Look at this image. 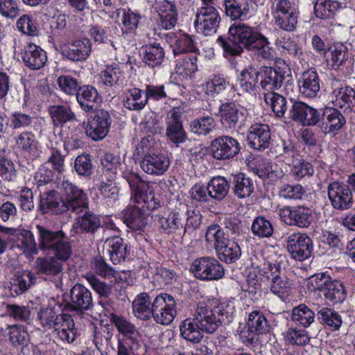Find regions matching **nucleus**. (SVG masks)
Masks as SVG:
<instances>
[{
    "label": "nucleus",
    "instance_id": "nucleus-19",
    "mask_svg": "<svg viewBox=\"0 0 355 355\" xmlns=\"http://www.w3.org/2000/svg\"><path fill=\"white\" fill-rule=\"evenodd\" d=\"M216 250L219 259L226 263L235 261L241 254L239 245L227 239H225L223 241H218Z\"/></svg>",
    "mask_w": 355,
    "mask_h": 355
},
{
    "label": "nucleus",
    "instance_id": "nucleus-4",
    "mask_svg": "<svg viewBox=\"0 0 355 355\" xmlns=\"http://www.w3.org/2000/svg\"><path fill=\"white\" fill-rule=\"evenodd\" d=\"M224 315L221 307L212 308L205 302L198 304L193 315V322L201 331L212 334L223 320Z\"/></svg>",
    "mask_w": 355,
    "mask_h": 355
},
{
    "label": "nucleus",
    "instance_id": "nucleus-58",
    "mask_svg": "<svg viewBox=\"0 0 355 355\" xmlns=\"http://www.w3.org/2000/svg\"><path fill=\"white\" fill-rule=\"evenodd\" d=\"M52 250L54 252L53 257L62 264L69 259L72 253L71 246L65 236Z\"/></svg>",
    "mask_w": 355,
    "mask_h": 355
},
{
    "label": "nucleus",
    "instance_id": "nucleus-25",
    "mask_svg": "<svg viewBox=\"0 0 355 355\" xmlns=\"http://www.w3.org/2000/svg\"><path fill=\"white\" fill-rule=\"evenodd\" d=\"M259 73L252 68L243 70L241 73V78L236 80L233 87L239 95L251 91L257 82Z\"/></svg>",
    "mask_w": 355,
    "mask_h": 355
},
{
    "label": "nucleus",
    "instance_id": "nucleus-57",
    "mask_svg": "<svg viewBox=\"0 0 355 355\" xmlns=\"http://www.w3.org/2000/svg\"><path fill=\"white\" fill-rule=\"evenodd\" d=\"M323 293L330 300L341 301L345 297L343 286L338 282L329 280Z\"/></svg>",
    "mask_w": 355,
    "mask_h": 355
},
{
    "label": "nucleus",
    "instance_id": "nucleus-50",
    "mask_svg": "<svg viewBox=\"0 0 355 355\" xmlns=\"http://www.w3.org/2000/svg\"><path fill=\"white\" fill-rule=\"evenodd\" d=\"M33 275L29 271H25L12 280L10 283V290L13 291L16 294H18V288L19 293H21L33 284Z\"/></svg>",
    "mask_w": 355,
    "mask_h": 355
},
{
    "label": "nucleus",
    "instance_id": "nucleus-15",
    "mask_svg": "<svg viewBox=\"0 0 355 355\" xmlns=\"http://www.w3.org/2000/svg\"><path fill=\"white\" fill-rule=\"evenodd\" d=\"M155 187L148 182H141L135 193V202L148 210H153L159 206L160 200L155 196Z\"/></svg>",
    "mask_w": 355,
    "mask_h": 355
},
{
    "label": "nucleus",
    "instance_id": "nucleus-37",
    "mask_svg": "<svg viewBox=\"0 0 355 355\" xmlns=\"http://www.w3.org/2000/svg\"><path fill=\"white\" fill-rule=\"evenodd\" d=\"M340 7V3L338 1L318 0L314 5V13L318 18L328 19L332 17Z\"/></svg>",
    "mask_w": 355,
    "mask_h": 355
},
{
    "label": "nucleus",
    "instance_id": "nucleus-11",
    "mask_svg": "<svg viewBox=\"0 0 355 355\" xmlns=\"http://www.w3.org/2000/svg\"><path fill=\"white\" fill-rule=\"evenodd\" d=\"M212 155L217 159H230L239 152V143L232 137L225 136L214 139L211 144Z\"/></svg>",
    "mask_w": 355,
    "mask_h": 355
},
{
    "label": "nucleus",
    "instance_id": "nucleus-23",
    "mask_svg": "<svg viewBox=\"0 0 355 355\" xmlns=\"http://www.w3.org/2000/svg\"><path fill=\"white\" fill-rule=\"evenodd\" d=\"M63 264L53 256L39 257L35 261V270L38 274L55 276L62 270Z\"/></svg>",
    "mask_w": 355,
    "mask_h": 355
},
{
    "label": "nucleus",
    "instance_id": "nucleus-32",
    "mask_svg": "<svg viewBox=\"0 0 355 355\" xmlns=\"http://www.w3.org/2000/svg\"><path fill=\"white\" fill-rule=\"evenodd\" d=\"M318 50L324 51V57L332 67H338L346 59L347 49L345 46H329L327 49Z\"/></svg>",
    "mask_w": 355,
    "mask_h": 355
},
{
    "label": "nucleus",
    "instance_id": "nucleus-62",
    "mask_svg": "<svg viewBox=\"0 0 355 355\" xmlns=\"http://www.w3.org/2000/svg\"><path fill=\"white\" fill-rule=\"evenodd\" d=\"M304 193L303 188L300 185L286 184L280 191V196L284 198H301Z\"/></svg>",
    "mask_w": 355,
    "mask_h": 355
},
{
    "label": "nucleus",
    "instance_id": "nucleus-29",
    "mask_svg": "<svg viewBox=\"0 0 355 355\" xmlns=\"http://www.w3.org/2000/svg\"><path fill=\"white\" fill-rule=\"evenodd\" d=\"M300 92L308 97H313L320 90L318 76L313 70L309 69L302 74V83Z\"/></svg>",
    "mask_w": 355,
    "mask_h": 355
},
{
    "label": "nucleus",
    "instance_id": "nucleus-31",
    "mask_svg": "<svg viewBox=\"0 0 355 355\" xmlns=\"http://www.w3.org/2000/svg\"><path fill=\"white\" fill-rule=\"evenodd\" d=\"M262 80L261 85L263 89L273 92L280 87L283 83L284 76L272 67H264L261 73Z\"/></svg>",
    "mask_w": 355,
    "mask_h": 355
},
{
    "label": "nucleus",
    "instance_id": "nucleus-51",
    "mask_svg": "<svg viewBox=\"0 0 355 355\" xmlns=\"http://www.w3.org/2000/svg\"><path fill=\"white\" fill-rule=\"evenodd\" d=\"M267 320L262 313L253 311L249 315L247 328L252 329L254 332L263 334L267 331Z\"/></svg>",
    "mask_w": 355,
    "mask_h": 355
},
{
    "label": "nucleus",
    "instance_id": "nucleus-44",
    "mask_svg": "<svg viewBox=\"0 0 355 355\" xmlns=\"http://www.w3.org/2000/svg\"><path fill=\"white\" fill-rule=\"evenodd\" d=\"M160 227L166 234L182 233L184 231L183 223L177 214L172 216L159 218Z\"/></svg>",
    "mask_w": 355,
    "mask_h": 355
},
{
    "label": "nucleus",
    "instance_id": "nucleus-21",
    "mask_svg": "<svg viewBox=\"0 0 355 355\" xmlns=\"http://www.w3.org/2000/svg\"><path fill=\"white\" fill-rule=\"evenodd\" d=\"M169 121L167 128V135L175 143L182 142L185 139V132L180 121V112L178 108L169 112Z\"/></svg>",
    "mask_w": 355,
    "mask_h": 355
},
{
    "label": "nucleus",
    "instance_id": "nucleus-47",
    "mask_svg": "<svg viewBox=\"0 0 355 355\" xmlns=\"http://www.w3.org/2000/svg\"><path fill=\"white\" fill-rule=\"evenodd\" d=\"M336 101L340 107L348 108L355 112V91L353 89L345 87L339 89Z\"/></svg>",
    "mask_w": 355,
    "mask_h": 355
},
{
    "label": "nucleus",
    "instance_id": "nucleus-10",
    "mask_svg": "<svg viewBox=\"0 0 355 355\" xmlns=\"http://www.w3.org/2000/svg\"><path fill=\"white\" fill-rule=\"evenodd\" d=\"M110 114L107 111L100 110L89 119L85 128L86 134L94 140L102 139L108 132Z\"/></svg>",
    "mask_w": 355,
    "mask_h": 355
},
{
    "label": "nucleus",
    "instance_id": "nucleus-46",
    "mask_svg": "<svg viewBox=\"0 0 355 355\" xmlns=\"http://www.w3.org/2000/svg\"><path fill=\"white\" fill-rule=\"evenodd\" d=\"M201 329L196 327L195 322L190 319L185 320L180 326L182 336L187 340L198 343L202 338Z\"/></svg>",
    "mask_w": 355,
    "mask_h": 355
},
{
    "label": "nucleus",
    "instance_id": "nucleus-14",
    "mask_svg": "<svg viewBox=\"0 0 355 355\" xmlns=\"http://www.w3.org/2000/svg\"><path fill=\"white\" fill-rule=\"evenodd\" d=\"M157 12L159 17L160 26L170 30L175 27L178 21V10L175 1L163 0L157 3Z\"/></svg>",
    "mask_w": 355,
    "mask_h": 355
},
{
    "label": "nucleus",
    "instance_id": "nucleus-39",
    "mask_svg": "<svg viewBox=\"0 0 355 355\" xmlns=\"http://www.w3.org/2000/svg\"><path fill=\"white\" fill-rule=\"evenodd\" d=\"M220 121L229 127L234 126L239 119V112L236 106L232 103L222 104L220 107Z\"/></svg>",
    "mask_w": 355,
    "mask_h": 355
},
{
    "label": "nucleus",
    "instance_id": "nucleus-55",
    "mask_svg": "<svg viewBox=\"0 0 355 355\" xmlns=\"http://www.w3.org/2000/svg\"><path fill=\"white\" fill-rule=\"evenodd\" d=\"M52 32L50 35L49 42H59V37L65 33L67 28V17L64 14H60L55 17L53 25L51 26Z\"/></svg>",
    "mask_w": 355,
    "mask_h": 355
},
{
    "label": "nucleus",
    "instance_id": "nucleus-35",
    "mask_svg": "<svg viewBox=\"0 0 355 355\" xmlns=\"http://www.w3.org/2000/svg\"><path fill=\"white\" fill-rule=\"evenodd\" d=\"M230 185L223 177L214 178L208 184L207 190L209 195L214 199L220 200L223 199L227 194Z\"/></svg>",
    "mask_w": 355,
    "mask_h": 355
},
{
    "label": "nucleus",
    "instance_id": "nucleus-60",
    "mask_svg": "<svg viewBox=\"0 0 355 355\" xmlns=\"http://www.w3.org/2000/svg\"><path fill=\"white\" fill-rule=\"evenodd\" d=\"M28 334L23 327L12 326L10 328L9 339L15 345H24Z\"/></svg>",
    "mask_w": 355,
    "mask_h": 355
},
{
    "label": "nucleus",
    "instance_id": "nucleus-2",
    "mask_svg": "<svg viewBox=\"0 0 355 355\" xmlns=\"http://www.w3.org/2000/svg\"><path fill=\"white\" fill-rule=\"evenodd\" d=\"M133 157L139 160L142 170L150 175H162L169 166L168 159L155 151L153 140L148 137L141 139L136 147Z\"/></svg>",
    "mask_w": 355,
    "mask_h": 355
},
{
    "label": "nucleus",
    "instance_id": "nucleus-48",
    "mask_svg": "<svg viewBox=\"0 0 355 355\" xmlns=\"http://www.w3.org/2000/svg\"><path fill=\"white\" fill-rule=\"evenodd\" d=\"M20 15L18 0H0V15L13 21Z\"/></svg>",
    "mask_w": 355,
    "mask_h": 355
},
{
    "label": "nucleus",
    "instance_id": "nucleus-54",
    "mask_svg": "<svg viewBox=\"0 0 355 355\" xmlns=\"http://www.w3.org/2000/svg\"><path fill=\"white\" fill-rule=\"evenodd\" d=\"M164 55L163 49L160 46H146L144 59L148 65L153 67L161 63Z\"/></svg>",
    "mask_w": 355,
    "mask_h": 355
},
{
    "label": "nucleus",
    "instance_id": "nucleus-38",
    "mask_svg": "<svg viewBox=\"0 0 355 355\" xmlns=\"http://www.w3.org/2000/svg\"><path fill=\"white\" fill-rule=\"evenodd\" d=\"M322 121L329 132L339 130L345 123L344 116L336 109H327Z\"/></svg>",
    "mask_w": 355,
    "mask_h": 355
},
{
    "label": "nucleus",
    "instance_id": "nucleus-24",
    "mask_svg": "<svg viewBox=\"0 0 355 355\" xmlns=\"http://www.w3.org/2000/svg\"><path fill=\"white\" fill-rule=\"evenodd\" d=\"M23 59L29 67L38 69L45 64L47 57L46 52L39 46H27Z\"/></svg>",
    "mask_w": 355,
    "mask_h": 355
},
{
    "label": "nucleus",
    "instance_id": "nucleus-27",
    "mask_svg": "<svg viewBox=\"0 0 355 355\" xmlns=\"http://www.w3.org/2000/svg\"><path fill=\"white\" fill-rule=\"evenodd\" d=\"M150 297L146 293H140L132 302V309L135 315L144 320L150 319L153 308Z\"/></svg>",
    "mask_w": 355,
    "mask_h": 355
},
{
    "label": "nucleus",
    "instance_id": "nucleus-53",
    "mask_svg": "<svg viewBox=\"0 0 355 355\" xmlns=\"http://www.w3.org/2000/svg\"><path fill=\"white\" fill-rule=\"evenodd\" d=\"M49 113L55 125L62 124L71 119L73 116V114L69 107L63 105L50 107Z\"/></svg>",
    "mask_w": 355,
    "mask_h": 355
},
{
    "label": "nucleus",
    "instance_id": "nucleus-43",
    "mask_svg": "<svg viewBox=\"0 0 355 355\" xmlns=\"http://www.w3.org/2000/svg\"><path fill=\"white\" fill-rule=\"evenodd\" d=\"M111 322L115 325L118 331L128 338L137 336L139 332L135 325L126 320L124 317L116 314H112Z\"/></svg>",
    "mask_w": 355,
    "mask_h": 355
},
{
    "label": "nucleus",
    "instance_id": "nucleus-36",
    "mask_svg": "<svg viewBox=\"0 0 355 355\" xmlns=\"http://www.w3.org/2000/svg\"><path fill=\"white\" fill-rule=\"evenodd\" d=\"M88 35L90 38H84L82 44H92V40L98 44L113 43L107 30L98 24L90 26Z\"/></svg>",
    "mask_w": 355,
    "mask_h": 355
},
{
    "label": "nucleus",
    "instance_id": "nucleus-16",
    "mask_svg": "<svg viewBox=\"0 0 355 355\" xmlns=\"http://www.w3.org/2000/svg\"><path fill=\"white\" fill-rule=\"evenodd\" d=\"M54 331L63 341L71 343L74 340L76 331L71 316L69 314L58 315L53 320Z\"/></svg>",
    "mask_w": 355,
    "mask_h": 355
},
{
    "label": "nucleus",
    "instance_id": "nucleus-34",
    "mask_svg": "<svg viewBox=\"0 0 355 355\" xmlns=\"http://www.w3.org/2000/svg\"><path fill=\"white\" fill-rule=\"evenodd\" d=\"M80 106L85 110H93L98 99L97 91L92 87L84 86L79 89L76 94Z\"/></svg>",
    "mask_w": 355,
    "mask_h": 355
},
{
    "label": "nucleus",
    "instance_id": "nucleus-64",
    "mask_svg": "<svg viewBox=\"0 0 355 355\" xmlns=\"http://www.w3.org/2000/svg\"><path fill=\"white\" fill-rule=\"evenodd\" d=\"M58 83L60 89L67 94H73L77 89V81L72 78L62 76L58 78Z\"/></svg>",
    "mask_w": 355,
    "mask_h": 355
},
{
    "label": "nucleus",
    "instance_id": "nucleus-12",
    "mask_svg": "<svg viewBox=\"0 0 355 355\" xmlns=\"http://www.w3.org/2000/svg\"><path fill=\"white\" fill-rule=\"evenodd\" d=\"M256 3L255 0H247L242 5L240 0H223L225 13L232 21H245L251 15L254 8L250 3Z\"/></svg>",
    "mask_w": 355,
    "mask_h": 355
},
{
    "label": "nucleus",
    "instance_id": "nucleus-49",
    "mask_svg": "<svg viewBox=\"0 0 355 355\" xmlns=\"http://www.w3.org/2000/svg\"><path fill=\"white\" fill-rule=\"evenodd\" d=\"M292 319L298 322L304 327L309 326L314 319L313 312L304 304L295 307L293 310Z\"/></svg>",
    "mask_w": 355,
    "mask_h": 355
},
{
    "label": "nucleus",
    "instance_id": "nucleus-52",
    "mask_svg": "<svg viewBox=\"0 0 355 355\" xmlns=\"http://www.w3.org/2000/svg\"><path fill=\"white\" fill-rule=\"evenodd\" d=\"M215 125L214 118L207 116L193 121L191 124V128L195 133L207 135L211 132Z\"/></svg>",
    "mask_w": 355,
    "mask_h": 355
},
{
    "label": "nucleus",
    "instance_id": "nucleus-63",
    "mask_svg": "<svg viewBox=\"0 0 355 355\" xmlns=\"http://www.w3.org/2000/svg\"><path fill=\"white\" fill-rule=\"evenodd\" d=\"M295 217L293 225L299 227H307L310 224L311 212L305 207H298L296 209Z\"/></svg>",
    "mask_w": 355,
    "mask_h": 355
},
{
    "label": "nucleus",
    "instance_id": "nucleus-41",
    "mask_svg": "<svg viewBox=\"0 0 355 355\" xmlns=\"http://www.w3.org/2000/svg\"><path fill=\"white\" fill-rule=\"evenodd\" d=\"M19 31L28 36H38L39 29L37 28L35 20L32 15L24 14L21 15L16 22Z\"/></svg>",
    "mask_w": 355,
    "mask_h": 355
},
{
    "label": "nucleus",
    "instance_id": "nucleus-8",
    "mask_svg": "<svg viewBox=\"0 0 355 355\" xmlns=\"http://www.w3.org/2000/svg\"><path fill=\"white\" fill-rule=\"evenodd\" d=\"M220 17L218 10L211 4L200 8L196 15L194 25L197 31L209 35L218 27Z\"/></svg>",
    "mask_w": 355,
    "mask_h": 355
},
{
    "label": "nucleus",
    "instance_id": "nucleus-5",
    "mask_svg": "<svg viewBox=\"0 0 355 355\" xmlns=\"http://www.w3.org/2000/svg\"><path fill=\"white\" fill-rule=\"evenodd\" d=\"M271 9L275 24L280 28L290 32L295 28L299 12L293 3L289 0H275Z\"/></svg>",
    "mask_w": 355,
    "mask_h": 355
},
{
    "label": "nucleus",
    "instance_id": "nucleus-30",
    "mask_svg": "<svg viewBox=\"0 0 355 355\" xmlns=\"http://www.w3.org/2000/svg\"><path fill=\"white\" fill-rule=\"evenodd\" d=\"M123 12L122 16V31L123 33L128 34L134 33L141 19H143V16L138 11H133L130 8L116 9V14L119 15L120 12Z\"/></svg>",
    "mask_w": 355,
    "mask_h": 355
},
{
    "label": "nucleus",
    "instance_id": "nucleus-1",
    "mask_svg": "<svg viewBox=\"0 0 355 355\" xmlns=\"http://www.w3.org/2000/svg\"><path fill=\"white\" fill-rule=\"evenodd\" d=\"M62 193L60 198L55 191H51L41 199L42 209L55 214L70 211L79 214L87 206V198L83 191L69 181L62 183Z\"/></svg>",
    "mask_w": 355,
    "mask_h": 355
},
{
    "label": "nucleus",
    "instance_id": "nucleus-7",
    "mask_svg": "<svg viewBox=\"0 0 355 355\" xmlns=\"http://www.w3.org/2000/svg\"><path fill=\"white\" fill-rule=\"evenodd\" d=\"M175 305L172 296L167 294L158 295L153 302L151 315L157 323L169 324L173 320L176 313Z\"/></svg>",
    "mask_w": 355,
    "mask_h": 355
},
{
    "label": "nucleus",
    "instance_id": "nucleus-26",
    "mask_svg": "<svg viewBox=\"0 0 355 355\" xmlns=\"http://www.w3.org/2000/svg\"><path fill=\"white\" fill-rule=\"evenodd\" d=\"M39 245L42 250H52L64 236L61 231L53 232L43 226L37 225Z\"/></svg>",
    "mask_w": 355,
    "mask_h": 355
},
{
    "label": "nucleus",
    "instance_id": "nucleus-22",
    "mask_svg": "<svg viewBox=\"0 0 355 355\" xmlns=\"http://www.w3.org/2000/svg\"><path fill=\"white\" fill-rule=\"evenodd\" d=\"M103 248L114 263H119L125 258L126 247L124 246L123 239L119 236L108 238L104 243Z\"/></svg>",
    "mask_w": 355,
    "mask_h": 355
},
{
    "label": "nucleus",
    "instance_id": "nucleus-40",
    "mask_svg": "<svg viewBox=\"0 0 355 355\" xmlns=\"http://www.w3.org/2000/svg\"><path fill=\"white\" fill-rule=\"evenodd\" d=\"M62 53L68 59L79 61L86 59L90 51L91 46H60Z\"/></svg>",
    "mask_w": 355,
    "mask_h": 355
},
{
    "label": "nucleus",
    "instance_id": "nucleus-17",
    "mask_svg": "<svg viewBox=\"0 0 355 355\" xmlns=\"http://www.w3.org/2000/svg\"><path fill=\"white\" fill-rule=\"evenodd\" d=\"M124 223L135 230H142L147 224V214L144 210L137 206L127 207L123 211Z\"/></svg>",
    "mask_w": 355,
    "mask_h": 355
},
{
    "label": "nucleus",
    "instance_id": "nucleus-56",
    "mask_svg": "<svg viewBox=\"0 0 355 355\" xmlns=\"http://www.w3.org/2000/svg\"><path fill=\"white\" fill-rule=\"evenodd\" d=\"M252 232L261 237H268L272 235L273 228L271 223L264 218L259 217L255 219L252 225Z\"/></svg>",
    "mask_w": 355,
    "mask_h": 355
},
{
    "label": "nucleus",
    "instance_id": "nucleus-6",
    "mask_svg": "<svg viewBox=\"0 0 355 355\" xmlns=\"http://www.w3.org/2000/svg\"><path fill=\"white\" fill-rule=\"evenodd\" d=\"M191 270L196 277L206 281L218 280L225 274L223 266L217 260L209 257L196 259Z\"/></svg>",
    "mask_w": 355,
    "mask_h": 355
},
{
    "label": "nucleus",
    "instance_id": "nucleus-59",
    "mask_svg": "<svg viewBox=\"0 0 355 355\" xmlns=\"http://www.w3.org/2000/svg\"><path fill=\"white\" fill-rule=\"evenodd\" d=\"M252 183L249 178H243L240 180H236L234 191L239 198L248 197L252 193Z\"/></svg>",
    "mask_w": 355,
    "mask_h": 355
},
{
    "label": "nucleus",
    "instance_id": "nucleus-18",
    "mask_svg": "<svg viewBox=\"0 0 355 355\" xmlns=\"http://www.w3.org/2000/svg\"><path fill=\"white\" fill-rule=\"evenodd\" d=\"M248 139L255 149L266 148L270 139L268 126L265 124L255 123L250 127Z\"/></svg>",
    "mask_w": 355,
    "mask_h": 355
},
{
    "label": "nucleus",
    "instance_id": "nucleus-28",
    "mask_svg": "<svg viewBox=\"0 0 355 355\" xmlns=\"http://www.w3.org/2000/svg\"><path fill=\"white\" fill-rule=\"evenodd\" d=\"M88 209L87 205V208L79 214H83V215L78 217L74 223L73 228L76 230V232L80 230V232H94L100 226L98 218L90 212Z\"/></svg>",
    "mask_w": 355,
    "mask_h": 355
},
{
    "label": "nucleus",
    "instance_id": "nucleus-13",
    "mask_svg": "<svg viewBox=\"0 0 355 355\" xmlns=\"http://www.w3.org/2000/svg\"><path fill=\"white\" fill-rule=\"evenodd\" d=\"M328 196L332 205L338 209H348L352 204V194L348 187L333 182L328 188Z\"/></svg>",
    "mask_w": 355,
    "mask_h": 355
},
{
    "label": "nucleus",
    "instance_id": "nucleus-61",
    "mask_svg": "<svg viewBox=\"0 0 355 355\" xmlns=\"http://www.w3.org/2000/svg\"><path fill=\"white\" fill-rule=\"evenodd\" d=\"M319 313L322 320L334 329H338L341 325L342 321L340 317L338 314L334 313L331 309H325L321 310Z\"/></svg>",
    "mask_w": 355,
    "mask_h": 355
},
{
    "label": "nucleus",
    "instance_id": "nucleus-9",
    "mask_svg": "<svg viewBox=\"0 0 355 355\" xmlns=\"http://www.w3.org/2000/svg\"><path fill=\"white\" fill-rule=\"evenodd\" d=\"M287 249L294 259L303 261L311 255V239L304 234H293L288 238Z\"/></svg>",
    "mask_w": 355,
    "mask_h": 355
},
{
    "label": "nucleus",
    "instance_id": "nucleus-20",
    "mask_svg": "<svg viewBox=\"0 0 355 355\" xmlns=\"http://www.w3.org/2000/svg\"><path fill=\"white\" fill-rule=\"evenodd\" d=\"M70 297L75 309L87 310L92 305L91 293L80 284H76L71 288Z\"/></svg>",
    "mask_w": 355,
    "mask_h": 355
},
{
    "label": "nucleus",
    "instance_id": "nucleus-45",
    "mask_svg": "<svg viewBox=\"0 0 355 355\" xmlns=\"http://www.w3.org/2000/svg\"><path fill=\"white\" fill-rule=\"evenodd\" d=\"M147 103V97L141 96V91L137 88H133L129 90V96L124 103L125 107L129 110H141Z\"/></svg>",
    "mask_w": 355,
    "mask_h": 355
},
{
    "label": "nucleus",
    "instance_id": "nucleus-33",
    "mask_svg": "<svg viewBox=\"0 0 355 355\" xmlns=\"http://www.w3.org/2000/svg\"><path fill=\"white\" fill-rule=\"evenodd\" d=\"M91 266L97 274L109 279L111 282L123 280L121 275H125V273L119 274L109 267L101 257H96L92 261Z\"/></svg>",
    "mask_w": 355,
    "mask_h": 355
},
{
    "label": "nucleus",
    "instance_id": "nucleus-42",
    "mask_svg": "<svg viewBox=\"0 0 355 355\" xmlns=\"http://www.w3.org/2000/svg\"><path fill=\"white\" fill-rule=\"evenodd\" d=\"M264 99L267 104H270L276 116L282 117L284 115L286 110V102L282 96L271 92L265 94Z\"/></svg>",
    "mask_w": 355,
    "mask_h": 355
},
{
    "label": "nucleus",
    "instance_id": "nucleus-3",
    "mask_svg": "<svg viewBox=\"0 0 355 355\" xmlns=\"http://www.w3.org/2000/svg\"><path fill=\"white\" fill-rule=\"evenodd\" d=\"M243 21H235L228 29L227 35H220L218 41L221 44H269L268 39L256 28L248 26Z\"/></svg>",
    "mask_w": 355,
    "mask_h": 355
}]
</instances>
